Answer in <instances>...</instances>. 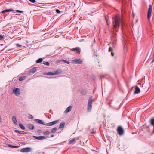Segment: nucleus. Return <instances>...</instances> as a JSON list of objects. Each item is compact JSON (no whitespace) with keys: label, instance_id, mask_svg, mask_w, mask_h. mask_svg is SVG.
<instances>
[{"label":"nucleus","instance_id":"nucleus-1","mask_svg":"<svg viewBox=\"0 0 154 154\" xmlns=\"http://www.w3.org/2000/svg\"><path fill=\"white\" fill-rule=\"evenodd\" d=\"M112 29L114 30L117 31V28L121 25V29L122 30V20L120 16L119 15H117L112 18Z\"/></svg>","mask_w":154,"mask_h":154},{"label":"nucleus","instance_id":"nucleus-2","mask_svg":"<svg viewBox=\"0 0 154 154\" xmlns=\"http://www.w3.org/2000/svg\"><path fill=\"white\" fill-rule=\"evenodd\" d=\"M93 101L92 97H89L88 100V106L87 110L88 112H90L92 108V103Z\"/></svg>","mask_w":154,"mask_h":154},{"label":"nucleus","instance_id":"nucleus-3","mask_svg":"<svg viewBox=\"0 0 154 154\" xmlns=\"http://www.w3.org/2000/svg\"><path fill=\"white\" fill-rule=\"evenodd\" d=\"M12 93L14 94L15 95L18 96L20 94V89L18 88H14L12 90Z\"/></svg>","mask_w":154,"mask_h":154},{"label":"nucleus","instance_id":"nucleus-4","mask_svg":"<svg viewBox=\"0 0 154 154\" xmlns=\"http://www.w3.org/2000/svg\"><path fill=\"white\" fill-rule=\"evenodd\" d=\"M152 5H149V6L147 14V18L148 19H149L151 17V16L152 11Z\"/></svg>","mask_w":154,"mask_h":154},{"label":"nucleus","instance_id":"nucleus-5","mask_svg":"<svg viewBox=\"0 0 154 154\" xmlns=\"http://www.w3.org/2000/svg\"><path fill=\"white\" fill-rule=\"evenodd\" d=\"M59 74V71L58 70H57L56 71L54 72H48L47 73H43V74L44 75H55Z\"/></svg>","mask_w":154,"mask_h":154},{"label":"nucleus","instance_id":"nucleus-6","mask_svg":"<svg viewBox=\"0 0 154 154\" xmlns=\"http://www.w3.org/2000/svg\"><path fill=\"white\" fill-rule=\"evenodd\" d=\"M117 131L118 134L120 135H122L123 134L124 130L121 126H119L118 127Z\"/></svg>","mask_w":154,"mask_h":154},{"label":"nucleus","instance_id":"nucleus-7","mask_svg":"<svg viewBox=\"0 0 154 154\" xmlns=\"http://www.w3.org/2000/svg\"><path fill=\"white\" fill-rule=\"evenodd\" d=\"M32 149L29 147H27L22 149L20 152H28L31 151Z\"/></svg>","mask_w":154,"mask_h":154},{"label":"nucleus","instance_id":"nucleus-8","mask_svg":"<svg viewBox=\"0 0 154 154\" xmlns=\"http://www.w3.org/2000/svg\"><path fill=\"white\" fill-rule=\"evenodd\" d=\"M72 51L76 52L77 53L79 54L81 51L80 48L79 47L75 48L70 49Z\"/></svg>","mask_w":154,"mask_h":154},{"label":"nucleus","instance_id":"nucleus-9","mask_svg":"<svg viewBox=\"0 0 154 154\" xmlns=\"http://www.w3.org/2000/svg\"><path fill=\"white\" fill-rule=\"evenodd\" d=\"M58 122V120H56L55 121H54L49 123H46V124L45 123V125L47 126H51L54 124L57 123Z\"/></svg>","mask_w":154,"mask_h":154},{"label":"nucleus","instance_id":"nucleus-10","mask_svg":"<svg viewBox=\"0 0 154 154\" xmlns=\"http://www.w3.org/2000/svg\"><path fill=\"white\" fill-rule=\"evenodd\" d=\"M33 137L35 139L41 140L46 139V137L44 136H33Z\"/></svg>","mask_w":154,"mask_h":154},{"label":"nucleus","instance_id":"nucleus-11","mask_svg":"<svg viewBox=\"0 0 154 154\" xmlns=\"http://www.w3.org/2000/svg\"><path fill=\"white\" fill-rule=\"evenodd\" d=\"M72 61L75 64H81L82 61L81 59H75L72 60Z\"/></svg>","mask_w":154,"mask_h":154},{"label":"nucleus","instance_id":"nucleus-12","mask_svg":"<svg viewBox=\"0 0 154 154\" xmlns=\"http://www.w3.org/2000/svg\"><path fill=\"white\" fill-rule=\"evenodd\" d=\"M36 68L33 67L30 70L29 72L28 73V74L30 75L31 73L32 74L36 72Z\"/></svg>","mask_w":154,"mask_h":154},{"label":"nucleus","instance_id":"nucleus-13","mask_svg":"<svg viewBox=\"0 0 154 154\" xmlns=\"http://www.w3.org/2000/svg\"><path fill=\"white\" fill-rule=\"evenodd\" d=\"M140 92V90L139 88L137 86H136L134 93L135 94H139Z\"/></svg>","mask_w":154,"mask_h":154},{"label":"nucleus","instance_id":"nucleus-14","mask_svg":"<svg viewBox=\"0 0 154 154\" xmlns=\"http://www.w3.org/2000/svg\"><path fill=\"white\" fill-rule=\"evenodd\" d=\"M35 121L38 123L45 125V123L41 120L38 119H35Z\"/></svg>","mask_w":154,"mask_h":154},{"label":"nucleus","instance_id":"nucleus-15","mask_svg":"<svg viewBox=\"0 0 154 154\" xmlns=\"http://www.w3.org/2000/svg\"><path fill=\"white\" fill-rule=\"evenodd\" d=\"M14 132H15L18 133H19V134H26V133L24 132L23 131H19V130H15L14 131Z\"/></svg>","mask_w":154,"mask_h":154},{"label":"nucleus","instance_id":"nucleus-16","mask_svg":"<svg viewBox=\"0 0 154 154\" xmlns=\"http://www.w3.org/2000/svg\"><path fill=\"white\" fill-rule=\"evenodd\" d=\"M12 120L13 122L14 123L15 125L17 124V122L16 119V117L15 116H13L12 117Z\"/></svg>","mask_w":154,"mask_h":154},{"label":"nucleus","instance_id":"nucleus-17","mask_svg":"<svg viewBox=\"0 0 154 154\" xmlns=\"http://www.w3.org/2000/svg\"><path fill=\"white\" fill-rule=\"evenodd\" d=\"M118 147L119 148V149H122V150L124 149L125 148V147L124 145H123L122 144L121 145H120V144L118 146Z\"/></svg>","mask_w":154,"mask_h":154},{"label":"nucleus","instance_id":"nucleus-18","mask_svg":"<svg viewBox=\"0 0 154 154\" xmlns=\"http://www.w3.org/2000/svg\"><path fill=\"white\" fill-rule=\"evenodd\" d=\"M13 10V9H6L5 10H4V11H2L1 13H4L7 12H9L11 11H12Z\"/></svg>","mask_w":154,"mask_h":154},{"label":"nucleus","instance_id":"nucleus-19","mask_svg":"<svg viewBox=\"0 0 154 154\" xmlns=\"http://www.w3.org/2000/svg\"><path fill=\"white\" fill-rule=\"evenodd\" d=\"M29 129L33 130L34 128V126L33 124H30L29 125Z\"/></svg>","mask_w":154,"mask_h":154},{"label":"nucleus","instance_id":"nucleus-20","mask_svg":"<svg viewBox=\"0 0 154 154\" xmlns=\"http://www.w3.org/2000/svg\"><path fill=\"white\" fill-rule=\"evenodd\" d=\"M65 122H62L60 125L59 128H62L64 127V125H65Z\"/></svg>","mask_w":154,"mask_h":154},{"label":"nucleus","instance_id":"nucleus-21","mask_svg":"<svg viewBox=\"0 0 154 154\" xmlns=\"http://www.w3.org/2000/svg\"><path fill=\"white\" fill-rule=\"evenodd\" d=\"M71 107L69 106L68 107L65 111L64 112L66 113L69 112L71 110Z\"/></svg>","mask_w":154,"mask_h":154},{"label":"nucleus","instance_id":"nucleus-22","mask_svg":"<svg viewBox=\"0 0 154 154\" xmlns=\"http://www.w3.org/2000/svg\"><path fill=\"white\" fill-rule=\"evenodd\" d=\"M20 127L23 130L25 129V127L23 125V124L22 123H20L19 124Z\"/></svg>","mask_w":154,"mask_h":154},{"label":"nucleus","instance_id":"nucleus-23","mask_svg":"<svg viewBox=\"0 0 154 154\" xmlns=\"http://www.w3.org/2000/svg\"><path fill=\"white\" fill-rule=\"evenodd\" d=\"M112 49L111 47H109V52H110V51L111 52V56H113L114 55V54L113 53V52H112Z\"/></svg>","mask_w":154,"mask_h":154},{"label":"nucleus","instance_id":"nucleus-24","mask_svg":"<svg viewBox=\"0 0 154 154\" xmlns=\"http://www.w3.org/2000/svg\"><path fill=\"white\" fill-rule=\"evenodd\" d=\"M43 60V59L42 58H39L36 61V63H41L42 62Z\"/></svg>","mask_w":154,"mask_h":154},{"label":"nucleus","instance_id":"nucleus-25","mask_svg":"<svg viewBox=\"0 0 154 154\" xmlns=\"http://www.w3.org/2000/svg\"><path fill=\"white\" fill-rule=\"evenodd\" d=\"M26 76H23L22 77H21L19 78V80L20 81H22L25 79H26Z\"/></svg>","mask_w":154,"mask_h":154},{"label":"nucleus","instance_id":"nucleus-26","mask_svg":"<svg viewBox=\"0 0 154 154\" xmlns=\"http://www.w3.org/2000/svg\"><path fill=\"white\" fill-rule=\"evenodd\" d=\"M8 146L10 148H18L19 147V146H14L10 144L8 145Z\"/></svg>","mask_w":154,"mask_h":154},{"label":"nucleus","instance_id":"nucleus-27","mask_svg":"<svg viewBox=\"0 0 154 154\" xmlns=\"http://www.w3.org/2000/svg\"><path fill=\"white\" fill-rule=\"evenodd\" d=\"M57 129V128L56 127L54 128L51 130V133H55Z\"/></svg>","mask_w":154,"mask_h":154},{"label":"nucleus","instance_id":"nucleus-28","mask_svg":"<svg viewBox=\"0 0 154 154\" xmlns=\"http://www.w3.org/2000/svg\"><path fill=\"white\" fill-rule=\"evenodd\" d=\"M151 124L152 125H154V119H152L151 120Z\"/></svg>","mask_w":154,"mask_h":154},{"label":"nucleus","instance_id":"nucleus-29","mask_svg":"<svg viewBox=\"0 0 154 154\" xmlns=\"http://www.w3.org/2000/svg\"><path fill=\"white\" fill-rule=\"evenodd\" d=\"M75 139H73L69 141V143L70 144H72L75 141Z\"/></svg>","mask_w":154,"mask_h":154},{"label":"nucleus","instance_id":"nucleus-30","mask_svg":"<svg viewBox=\"0 0 154 154\" xmlns=\"http://www.w3.org/2000/svg\"><path fill=\"white\" fill-rule=\"evenodd\" d=\"M63 61V62H65L68 64H69L70 63V62L69 61H67L65 60H60V61Z\"/></svg>","mask_w":154,"mask_h":154},{"label":"nucleus","instance_id":"nucleus-31","mask_svg":"<svg viewBox=\"0 0 154 154\" xmlns=\"http://www.w3.org/2000/svg\"><path fill=\"white\" fill-rule=\"evenodd\" d=\"M43 63L46 66H49L50 65V63L48 62H43Z\"/></svg>","mask_w":154,"mask_h":154},{"label":"nucleus","instance_id":"nucleus-32","mask_svg":"<svg viewBox=\"0 0 154 154\" xmlns=\"http://www.w3.org/2000/svg\"><path fill=\"white\" fill-rule=\"evenodd\" d=\"M4 39V36L3 35H0V40H3Z\"/></svg>","mask_w":154,"mask_h":154},{"label":"nucleus","instance_id":"nucleus-33","mask_svg":"<svg viewBox=\"0 0 154 154\" xmlns=\"http://www.w3.org/2000/svg\"><path fill=\"white\" fill-rule=\"evenodd\" d=\"M16 12H17L21 13H22L23 12V11H22L19 10H16Z\"/></svg>","mask_w":154,"mask_h":154},{"label":"nucleus","instance_id":"nucleus-34","mask_svg":"<svg viewBox=\"0 0 154 154\" xmlns=\"http://www.w3.org/2000/svg\"><path fill=\"white\" fill-rule=\"evenodd\" d=\"M30 2L32 3H35L36 1L35 0H29Z\"/></svg>","mask_w":154,"mask_h":154},{"label":"nucleus","instance_id":"nucleus-35","mask_svg":"<svg viewBox=\"0 0 154 154\" xmlns=\"http://www.w3.org/2000/svg\"><path fill=\"white\" fill-rule=\"evenodd\" d=\"M49 132L48 131H46L44 133V134L45 135H48V134Z\"/></svg>","mask_w":154,"mask_h":154},{"label":"nucleus","instance_id":"nucleus-36","mask_svg":"<svg viewBox=\"0 0 154 154\" xmlns=\"http://www.w3.org/2000/svg\"><path fill=\"white\" fill-rule=\"evenodd\" d=\"M16 45L17 47H21V45L19 44H16Z\"/></svg>","mask_w":154,"mask_h":154},{"label":"nucleus","instance_id":"nucleus-37","mask_svg":"<svg viewBox=\"0 0 154 154\" xmlns=\"http://www.w3.org/2000/svg\"><path fill=\"white\" fill-rule=\"evenodd\" d=\"M56 12L57 13H59L60 12V11L58 9H56Z\"/></svg>","mask_w":154,"mask_h":154},{"label":"nucleus","instance_id":"nucleus-38","mask_svg":"<svg viewBox=\"0 0 154 154\" xmlns=\"http://www.w3.org/2000/svg\"><path fill=\"white\" fill-rule=\"evenodd\" d=\"M154 62V53L153 58V59H152V61L151 62V64L152 63Z\"/></svg>","mask_w":154,"mask_h":154},{"label":"nucleus","instance_id":"nucleus-39","mask_svg":"<svg viewBox=\"0 0 154 154\" xmlns=\"http://www.w3.org/2000/svg\"><path fill=\"white\" fill-rule=\"evenodd\" d=\"M95 133L94 131H92L91 132V134H95Z\"/></svg>","mask_w":154,"mask_h":154},{"label":"nucleus","instance_id":"nucleus-40","mask_svg":"<svg viewBox=\"0 0 154 154\" xmlns=\"http://www.w3.org/2000/svg\"><path fill=\"white\" fill-rule=\"evenodd\" d=\"M54 136V135H51L50 136L51 137H52Z\"/></svg>","mask_w":154,"mask_h":154},{"label":"nucleus","instance_id":"nucleus-41","mask_svg":"<svg viewBox=\"0 0 154 154\" xmlns=\"http://www.w3.org/2000/svg\"><path fill=\"white\" fill-rule=\"evenodd\" d=\"M105 19H106V22H107V19H106V17H105ZM107 25H108V23H107Z\"/></svg>","mask_w":154,"mask_h":154},{"label":"nucleus","instance_id":"nucleus-42","mask_svg":"<svg viewBox=\"0 0 154 154\" xmlns=\"http://www.w3.org/2000/svg\"><path fill=\"white\" fill-rule=\"evenodd\" d=\"M1 116L0 115V122H1Z\"/></svg>","mask_w":154,"mask_h":154},{"label":"nucleus","instance_id":"nucleus-43","mask_svg":"<svg viewBox=\"0 0 154 154\" xmlns=\"http://www.w3.org/2000/svg\"><path fill=\"white\" fill-rule=\"evenodd\" d=\"M149 127V126H147V127L148 128Z\"/></svg>","mask_w":154,"mask_h":154},{"label":"nucleus","instance_id":"nucleus-44","mask_svg":"<svg viewBox=\"0 0 154 154\" xmlns=\"http://www.w3.org/2000/svg\"><path fill=\"white\" fill-rule=\"evenodd\" d=\"M33 118V116H31V118L32 119Z\"/></svg>","mask_w":154,"mask_h":154},{"label":"nucleus","instance_id":"nucleus-45","mask_svg":"<svg viewBox=\"0 0 154 154\" xmlns=\"http://www.w3.org/2000/svg\"><path fill=\"white\" fill-rule=\"evenodd\" d=\"M134 16H135V15H134H134L133 14V17H134Z\"/></svg>","mask_w":154,"mask_h":154},{"label":"nucleus","instance_id":"nucleus-46","mask_svg":"<svg viewBox=\"0 0 154 154\" xmlns=\"http://www.w3.org/2000/svg\"><path fill=\"white\" fill-rule=\"evenodd\" d=\"M152 65H151V66L152 67Z\"/></svg>","mask_w":154,"mask_h":154}]
</instances>
